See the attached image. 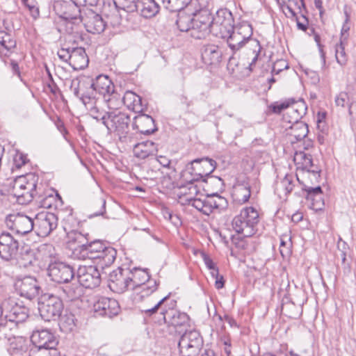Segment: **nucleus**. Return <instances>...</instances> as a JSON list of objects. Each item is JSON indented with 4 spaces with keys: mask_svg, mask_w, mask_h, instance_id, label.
<instances>
[{
    "mask_svg": "<svg viewBox=\"0 0 356 356\" xmlns=\"http://www.w3.org/2000/svg\"><path fill=\"white\" fill-rule=\"evenodd\" d=\"M222 56L221 49L216 44L205 45L202 52L204 62L207 65H216L220 63Z\"/></svg>",
    "mask_w": 356,
    "mask_h": 356,
    "instance_id": "nucleus-31",
    "label": "nucleus"
},
{
    "mask_svg": "<svg viewBox=\"0 0 356 356\" xmlns=\"http://www.w3.org/2000/svg\"><path fill=\"white\" fill-rule=\"evenodd\" d=\"M203 201L204 197H197V196L193 198L189 204H191L196 209L202 212V209H203Z\"/></svg>",
    "mask_w": 356,
    "mask_h": 356,
    "instance_id": "nucleus-60",
    "label": "nucleus"
},
{
    "mask_svg": "<svg viewBox=\"0 0 356 356\" xmlns=\"http://www.w3.org/2000/svg\"><path fill=\"white\" fill-rule=\"evenodd\" d=\"M168 299V296H165L160 300L153 307L144 310L145 313L152 315L156 313L159 309L163 316V319L169 326L175 328V332L179 334H191L193 330L188 329L190 327V318L184 312H180L172 309H167L165 303Z\"/></svg>",
    "mask_w": 356,
    "mask_h": 356,
    "instance_id": "nucleus-3",
    "label": "nucleus"
},
{
    "mask_svg": "<svg viewBox=\"0 0 356 356\" xmlns=\"http://www.w3.org/2000/svg\"><path fill=\"white\" fill-rule=\"evenodd\" d=\"M54 10L60 17L72 21L73 24L79 22L81 16L79 7L72 1H58L54 3Z\"/></svg>",
    "mask_w": 356,
    "mask_h": 356,
    "instance_id": "nucleus-24",
    "label": "nucleus"
},
{
    "mask_svg": "<svg viewBox=\"0 0 356 356\" xmlns=\"http://www.w3.org/2000/svg\"><path fill=\"white\" fill-rule=\"evenodd\" d=\"M202 346V335H181L178 343L182 356H195ZM201 356H213V352L205 349Z\"/></svg>",
    "mask_w": 356,
    "mask_h": 356,
    "instance_id": "nucleus-15",
    "label": "nucleus"
},
{
    "mask_svg": "<svg viewBox=\"0 0 356 356\" xmlns=\"http://www.w3.org/2000/svg\"><path fill=\"white\" fill-rule=\"evenodd\" d=\"M129 270L118 268L112 271L109 275L108 286L111 291L122 293L127 290L131 289V278L129 275Z\"/></svg>",
    "mask_w": 356,
    "mask_h": 356,
    "instance_id": "nucleus-23",
    "label": "nucleus"
},
{
    "mask_svg": "<svg viewBox=\"0 0 356 356\" xmlns=\"http://www.w3.org/2000/svg\"><path fill=\"white\" fill-rule=\"evenodd\" d=\"M131 278L130 284L131 289H141L142 296H148L157 289L158 284L156 280H150L148 273L140 268H134L129 270Z\"/></svg>",
    "mask_w": 356,
    "mask_h": 356,
    "instance_id": "nucleus-12",
    "label": "nucleus"
},
{
    "mask_svg": "<svg viewBox=\"0 0 356 356\" xmlns=\"http://www.w3.org/2000/svg\"><path fill=\"white\" fill-rule=\"evenodd\" d=\"M114 84L106 75H99L91 84L90 89L103 96L108 109L118 108L121 105V97L115 92Z\"/></svg>",
    "mask_w": 356,
    "mask_h": 356,
    "instance_id": "nucleus-8",
    "label": "nucleus"
},
{
    "mask_svg": "<svg viewBox=\"0 0 356 356\" xmlns=\"http://www.w3.org/2000/svg\"><path fill=\"white\" fill-rule=\"evenodd\" d=\"M104 111L99 118L106 127L108 134H115L121 142L128 143L130 140L129 124L130 118L128 115L118 110V108Z\"/></svg>",
    "mask_w": 356,
    "mask_h": 356,
    "instance_id": "nucleus-5",
    "label": "nucleus"
},
{
    "mask_svg": "<svg viewBox=\"0 0 356 356\" xmlns=\"http://www.w3.org/2000/svg\"><path fill=\"white\" fill-rule=\"evenodd\" d=\"M10 349L22 350L26 346V340L22 335H12L8 338Z\"/></svg>",
    "mask_w": 356,
    "mask_h": 356,
    "instance_id": "nucleus-49",
    "label": "nucleus"
},
{
    "mask_svg": "<svg viewBox=\"0 0 356 356\" xmlns=\"http://www.w3.org/2000/svg\"><path fill=\"white\" fill-rule=\"evenodd\" d=\"M16 47V41L8 32L0 30V56L8 57Z\"/></svg>",
    "mask_w": 356,
    "mask_h": 356,
    "instance_id": "nucleus-35",
    "label": "nucleus"
},
{
    "mask_svg": "<svg viewBox=\"0 0 356 356\" xmlns=\"http://www.w3.org/2000/svg\"><path fill=\"white\" fill-rule=\"evenodd\" d=\"M15 286L21 296L29 300L37 297L41 289L37 280L31 276H26L17 280L15 282Z\"/></svg>",
    "mask_w": 356,
    "mask_h": 356,
    "instance_id": "nucleus-26",
    "label": "nucleus"
},
{
    "mask_svg": "<svg viewBox=\"0 0 356 356\" xmlns=\"http://www.w3.org/2000/svg\"><path fill=\"white\" fill-rule=\"evenodd\" d=\"M10 65L11 67L13 73L14 74L17 75L22 80L20 70H19V65H18L17 62H16L15 60H11L10 63Z\"/></svg>",
    "mask_w": 356,
    "mask_h": 356,
    "instance_id": "nucleus-63",
    "label": "nucleus"
},
{
    "mask_svg": "<svg viewBox=\"0 0 356 356\" xmlns=\"http://www.w3.org/2000/svg\"><path fill=\"white\" fill-rule=\"evenodd\" d=\"M23 5L28 9L30 15L37 19L39 17L40 11L38 3L35 0H22Z\"/></svg>",
    "mask_w": 356,
    "mask_h": 356,
    "instance_id": "nucleus-51",
    "label": "nucleus"
},
{
    "mask_svg": "<svg viewBox=\"0 0 356 356\" xmlns=\"http://www.w3.org/2000/svg\"><path fill=\"white\" fill-rule=\"evenodd\" d=\"M159 6L154 0H136L129 8V13L138 12L145 18L152 17L159 12Z\"/></svg>",
    "mask_w": 356,
    "mask_h": 356,
    "instance_id": "nucleus-29",
    "label": "nucleus"
},
{
    "mask_svg": "<svg viewBox=\"0 0 356 356\" xmlns=\"http://www.w3.org/2000/svg\"><path fill=\"white\" fill-rule=\"evenodd\" d=\"M47 274L52 281L58 283H67L74 275L73 268L63 262L49 264Z\"/></svg>",
    "mask_w": 356,
    "mask_h": 356,
    "instance_id": "nucleus-25",
    "label": "nucleus"
},
{
    "mask_svg": "<svg viewBox=\"0 0 356 356\" xmlns=\"http://www.w3.org/2000/svg\"><path fill=\"white\" fill-rule=\"evenodd\" d=\"M335 57L337 63L340 65H345L346 64L348 56L346 54L345 47L341 40L339 44L335 45Z\"/></svg>",
    "mask_w": 356,
    "mask_h": 356,
    "instance_id": "nucleus-50",
    "label": "nucleus"
},
{
    "mask_svg": "<svg viewBox=\"0 0 356 356\" xmlns=\"http://www.w3.org/2000/svg\"><path fill=\"white\" fill-rule=\"evenodd\" d=\"M188 167L183 173V178L186 181H197L200 179L205 181L208 177L214 171L216 167V162L207 157L197 159L192 161Z\"/></svg>",
    "mask_w": 356,
    "mask_h": 356,
    "instance_id": "nucleus-9",
    "label": "nucleus"
},
{
    "mask_svg": "<svg viewBox=\"0 0 356 356\" xmlns=\"http://www.w3.org/2000/svg\"><path fill=\"white\" fill-rule=\"evenodd\" d=\"M80 100L89 111L90 116L99 121V118L104 112L102 109V105L106 103L104 99L97 97L96 92L90 88L89 90L81 93Z\"/></svg>",
    "mask_w": 356,
    "mask_h": 356,
    "instance_id": "nucleus-20",
    "label": "nucleus"
},
{
    "mask_svg": "<svg viewBox=\"0 0 356 356\" xmlns=\"http://www.w3.org/2000/svg\"><path fill=\"white\" fill-rule=\"evenodd\" d=\"M79 22H83L87 31L93 34H99L106 28V22L102 17L91 9L84 10Z\"/></svg>",
    "mask_w": 356,
    "mask_h": 356,
    "instance_id": "nucleus-27",
    "label": "nucleus"
},
{
    "mask_svg": "<svg viewBox=\"0 0 356 356\" xmlns=\"http://www.w3.org/2000/svg\"><path fill=\"white\" fill-rule=\"evenodd\" d=\"M293 4H296L295 0H289L288 3L283 5L282 8L284 15L289 18H296L297 19L296 13L293 8Z\"/></svg>",
    "mask_w": 356,
    "mask_h": 356,
    "instance_id": "nucleus-54",
    "label": "nucleus"
},
{
    "mask_svg": "<svg viewBox=\"0 0 356 356\" xmlns=\"http://www.w3.org/2000/svg\"><path fill=\"white\" fill-rule=\"evenodd\" d=\"M53 247L51 245L43 244L38 250L31 249L28 245H22L17 257L15 259L18 264L23 268L38 271L46 266Z\"/></svg>",
    "mask_w": 356,
    "mask_h": 356,
    "instance_id": "nucleus-4",
    "label": "nucleus"
},
{
    "mask_svg": "<svg viewBox=\"0 0 356 356\" xmlns=\"http://www.w3.org/2000/svg\"><path fill=\"white\" fill-rule=\"evenodd\" d=\"M92 309L97 316L113 318L119 314L120 307L116 300L100 297L94 302Z\"/></svg>",
    "mask_w": 356,
    "mask_h": 356,
    "instance_id": "nucleus-22",
    "label": "nucleus"
},
{
    "mask_svg": "<svg viewBox=\"0 0 356 356\" xmlns=\"http://www.w3.org/2000/svg\"><path fill=\"white\" fill-rule=\"evenodd\" d=\"M176 24L180 31H186L189 33L191 26L193 22L194 16L187 14L184 12L179 11Z\"/></svg>",
    "mask_w": 356,
    "mask_h": 356,
    "instance_id": "nucleus-42",
    "label": "nucleus"
},
{
    "mask_svg": "<svg viewBox=\"0 0 356 356\" xmlns=\"http://www.w3.org/2000/svg\"><path fill=\"white\" fill-rule=\"evenodd\" d=\"M293 102V99H290L288 100H285L282 102H276L274 104L270 106V108L273 113H280L283 111H287L290 107L291 103Z\"/></svg>",
    "mask_w": 356,
    "mask_h": 356,
    "instance_id": "nucleus-52",
    "label": "nucleus"
},
{
    "mask_svg": "<svg viewBox=\"0 0 356 356\" xmlns=\"http://www.w3.org/2000/svg\"><path fill=\"white\" fill-rule=\"evenodd\" d=\"M186 182L187 185L179 188L180 191L178 195L186 202L191 203V201L198 195L199 190L197 186L194 184L195 181Z\"/></svg>",
    "mask_w": 356,
    "mask_h": 356,
    "instance_id": "nucleus-40",
    "label": "nucleus"
},
{
    "mask_svg": "<svg viewBox=\"0 0 356 356\" xmlns=\"http://www.w3.org/2000/svg\"><path fill=\"white\" fill-rule=\"evenodd\" d=\"M158 151L157 145L150 140L136 144L134 147V156L140 159H145L155 154Z\"/></svg>",
    "mask_w": 356,
    "mask_h": 356,
    "instance_id": "nucleus-33",
    "label": "nucleus"
},
{
    "mask_svg": "<svg viewBox=\"0 0 356 356\" xmlns=\"http://www.w3.org/2000/svg\"><path fill=\"white\" fill-rule=\"evenodd\" d=\"M157 161L163 167L170 168L171 161L166 156H159L157 157Z\"/></svg>",
    "mask_w": 356,
    "mask_h": 356,
    "instance_id": "nucleus-64",
    "label": "nucleus"
},
{
    "mask_svg": "<svg viewBox=\"0 0 356 356\" xmlns=\"http://www.w3.org/2000/svg\"><path fill=\"white\" fill-rule=\"evenodd\" d=\"M29 313V308L18 304L14 298L6 299L0 305V332H4L1 328L10 327L13 324L17 325L24 322Z\"/></svg>",
    "mask_w": 356,
    "mask_h": 356,
    "instance_id": "nucleus-6",
    "label": "nucleus"
},
{
    "mask_svg": "<svg viewBox=\"0 0 356 356\" xmlns=\"http://www.w3.org/2000/svg\"><path fill=\"white\" fill-rule=\"evenodd\" d=\"M83 88V83H81L79 79H73L71 81L70 90L73 92L74 95L80 99L81 96V93L80 91L82 90Z\"/></svg>",
    "mask_w": 356,
    "mask_h": 356,
    "instance_id": "nucleus-57",
    "label": "nucleus"
},
{
    "mask_svg": "<svg viewBox=\"0 0 356 356\" xmlns=\"http://www.w3.org/2000/svg\"><path fill=\"white\" fill-rule=\"evenodd\" d=\"M192 0H162L163 6L170 12L181 11L186 8Z\"/></svg>",
    "mask_w": 356,
    "mask_h": 356,
    "instance_id": "nucleus-44",
    "label": "nucleus"
},
{
    "mask_svg": "<svg viewBox=\"0 0 356 356\" xmlns=\"http://www.w3.org/2000/svg\"><path fill=\"white\" fill-rule=\"evenodd\" d=\"M202 256L204 264L211 270V276H217L218 275V268L216 266L210 257L204 252L202 254Z\"/></svg>",
    "mask_w": 356,
    "mask_h": 356,
    "instance_id": "nucleus-55",
    "label": "nucleus"
},
{
    "mask_svg": "<svg viewBox=\"0 0 356 356\" xmlns=\"http://www.w3.org/2000/svg\"><path fill=\"white\" fill-rule=\"evenodd\" d=\"M33 223L38 235L45 237L57 227L58 218L52 213L41 212L33 218Z\"/></svg>",
    "mask_w": 356,
    "mask_h": 356,
    "instance_id": "nucleus-19",
    "label": "nucleus"
},
{
    "mask_svg": "<svg viewBox=\"0 0 356 356\" xmlns=\"http://www.w3.org/2000/svg\"><path fill=\"white\" fill-rule=\"evenodd\" d=\"M30 339L36 348L56 349L58 343L55 335H31Z\"/></svg>",
    "mask_w": 356,
    "mask_h": 356,
    "instance_id": "nucleus-34",
    "label": "nucleus"
},
{
    "mask_svg": "<svg viewBox=\"0 0 356 356\" xmlns=\"http://www.w3.org/2000/svg\"><path fill=\"white\" fill-rule=\"evenodd\" d=\"M259 222L258 211L253 207H246L234 216L232 221V226L236 232L242 234L244 237H250L256 233Z\"/></svg>",
    "mask_w": 356,
    "mask_h": 356,
    "instance_id": "nucleus-7",
    "label": "nucleus"
},
{
    "mask_svg": "<svg viewBox=\"0 0 356 356\" xmlns=\"http://www.w3.org/2000/svg\"><path fill=\"white\" fill-rule=\"evenodd\" d=\"M227 206L228 202L225 197L217 194H212L207 197H204L202 213L209 216L215 211L221 212L225 210Z\"/></svg>",
    "mask_w": 356,
    "mask_h": 356,
    "instance_id": "nucleus-28",
    "label": "nucleus"
},
{
    "mask_svg": "<svg viewBox=\"0 0 356 356\" xmlns=\"http://www.w3.org/2000/svg\"><path fill=\"white\" fill-rule=\"evenodd\" d=\"M72 255L74 258L80 260H98L103 267L108 266L114 262L117 252L103 241L95 240L73 248Z\"/></svg>",
    "mask_w": 356,
    "mask_h": 356,
    "instance_id": "nucleus-1",
    "label": "nucleus"
},
{
    "mask_svg": "<svg viewBox=\"0 0 356 356\" xmlns=\"http://www.w3.org/2000/svg\"><path fill=\"white\" fill-rule=\"evenodd\" d=\"M82 286L80 284H72L70 286H67L64 289L68 298L70 300H74L79 298L83 293Z\"/></svg>",
    "mask_w": 356,
    "mask_h": 356,
    "instance_id": "nucleus-48",
    "label": "nucleus"
},
{
    "mask_svg": "<svg viewBox=\"0 0 356 356\" xmlns=\"http://www.w3.org/2000/svg\"><path fill=\"white\" fill-rule=\"evenodd\" d=\"M21 248L19 241L10 233L0 234V257L6 261L15 260Z\"/></svg>",
    "mask_w": 356,
    "mask_h": 356,
    "instance_id": "nucleus-18",
    "label": "nucleus"
},
{
    "mask_svg": "<svg viewBox=\"0 0 356 356\" xmlns=\"http://www.w3.org/2000/svg\"><path fill=\"white\" fill-rule=\"evenodd\" d=\"M252 29L250 24L244 23L236 27L227 33L225 38H227L228 46L233 51L241 49L245 43L248 42L254 54L249 68L252 70V65L256 63L261 51V45L257 40L251 38Z\"/></svg>",
    "mask_w": 356,
    "mask_h": 356,
    "instance_id": "nucleus-2",
    "label": "nucleus"
},
{
    "mask_svg": "<svg viewBox=\"0 0 356 356\" xmlns=\"http://www.w3.org/2000/svg\"><path fill=\"white\" fill-rule=\"evenodd\" d=\"M293 161L298 171L302 172L315 167L313 163L312 155L305 151L296 152L293 156Z\"/></svg>",
    "mask_w": 356,
    "mask_h": 356,
    "instance_id": "nucleus-36",
    "label": "nucleus"
},
{
    "mask_svg": "<svg viewBox=\"0 0 356 356\" xmlns=\"http://www.w3.org/2000/svg\"><path fill=\"white\" fill-rule=\"evenodd\" d=\"M320 172L321 169L318 166H315L312 168H310L302 172V177L304 181H302V184L304 186V184L309 186L308 184H316L318 183L320 180Z\"/></svg>",
    "mask_w": 356,
    "mask_h": 356,
    "instance_id": "nucleus-43",
    "label": "nucleus"
},
{
    "mask_svg": "<svg viewBox=\"0 0 356 356\" xmlns=\"http://www.w3.org/2000/svg\"><path fill=\"white\" fill-rule=\"evenodd\" d=\"M349 97L348 94L346 92H341L335 97V104L337 106L344 108L346 105L348 104Z\"/></svg>",
    "mask_w": 356,
    "mask_h": 356,
    "instance_id": "nucleus-58",
    "label": "nucleus"
},
{
    "mask_svg": "<svg viewBox=\"0 0 356 356\" xmlns=\"http://www.w3.org/2000/svg\"><path fill=\"white\" fill-rule=\"evenodd\" d=\"M136 0H116L115 3H118L121 5L122 8L127 12H129V8L133 6Z\"/></svg>",
    "mask_w": 356,
    "mask_h": 356,
    "instance_id": "nucleus-61",
    "label": "nucleus"
},
{
    "mask_svg": "<svg viewBox=\"0 0 356 356\" xmlns=\"http://www.w3.org/2000/svg\"><path fill=\"white\" fill-rule=\"evenodd\" d=\"M57 55L60 60L68 63L74 70L84 69L89 63L88 57L83 47L62 48L58 51Z\"/></svg>",
    "mask_w": 356,
    "mask_h": 356,
    "instance_id": "nucleus-11",
    "label": "nucleus"
},
{
    "mask_svg": "<svg viewBox=\"0 0 356 356\" xmlns=\"http://www.w3.org/2000/svg\"><path fill=\"white\" fill-rule=\"evenodd\" d=\"M38 310L42 319L50 321L58 318L63 310V303L61 299L56 296L49 295L38 303Z\"/></svg>",
    "mask_w": 356,
    "mask_h": 356,
    "instance_id": "nucleus-14",
    "label": "nucleus"
},
{
    "mask_svg": "<svg viewBox=\"0 0 356 356\" xmlns=\"http://www.w3.org/2000/svg\"><path fill=\"white\" fill-rule=\"evenodd\" d=\"M30 181L29 184L26 186L24 190L22 192L19 191V186H23L24 181L22 179H15L13 189H12V195L16 197V200L19 204H26L32 201L33 198L36 195L37 191V181L38 177L32 174H30Z\"/></svg>",
    "mask_w": 356,
    "mask_h": 356,
    "instance_id": "nucleus-17",
    "label": "nucleus"
},
{
    "mask_svg": "<svg viewBox=\"0 0 356 356\" xmlns=\"http://www.w3.org/2000/svg\"><path fill=\"white\" fill-rule=\"evenodd\" d=\"M78 282L83 287L93 289L101 282L100 273L94 266H80L77 270Z\"/></svg>",
    "mask_w": 356,
    "mask_h": 356,
    "instance_id": "nucleus-21",
    "label": "nucleus"
},
{
    "mask_svg": "<svg viewBox=\"0 0 356 356\" xmlns=\"http://www.w3.org/2000/svg\"><path fill=\"white\" fill-rule=\"evenodd\" d=\"M60 331L68 334L76 331V325L73 316H65L60 320L59 323Z\"/></svg>",
    "mask_w": 356,
    "mask_h": 356,
    "instance_id": "nucleus-47",
    "label": "nucleus"
},
{
    "mask_svg": "<svg viewBox=\"0 0 356 356\" xmlns=\"http://www.w3.org/2000/svg\"><path fill=\"white\" fill-rule=\"evenodd\" d=\"M213 32L225 38L227 33L234 27V17L232 13L227 8L219 9L215 17L212 16Z\"/></svg>",
    "mask_w": 356,
    "mask_h": 356,
    "instance_id": "nucleus-16",
    "label": "nucleus"
},
{
    "mask_svg": "<svg viewBox=\"0 0 356 356\" xmlns=\"http://www.w3.org/2000/svg\"><path fill=\"white\" fill-rule=\"evenodd\" d=\"M250 195V187L244 184H238L235 186L232 193L234 200L241 204L246 203Z\"/></svg>",
    "mask_w": 356,
    "mask_h": 356,
    "instance_id": "nucleus-41",
    "label": "nucleus"
},
{
    "mask_svg": "<svg viewBox=\"0 0 356 356\" xmlns=\"http://www.w3.org/2000/svg\"><path fill=\"white\" fill-rule=\"evenodd\" d=\"M106 201L104 198H99L95 200L90 207V218L102 216L106 211Z\"/></svg>",
    "mask_w": 356,
    "mask_h": 356,
    "instance_id": "nucleus-46",
    "label": "nucleus"
},
{
    "mask_svg": "<svg viewBox=\"0 0 356 356\" xmlns=\"http://www.w3.org/2000/svg\"><path fill=\"white\" fill-rule=\"evenodd\" d=\"M212 22V15L207 10L195 14L188 33L190 36L195 40L205 39L213 32Z\"/></svg>",
    "mask_w": 356,
    "mask_h": 356,
    "instance_id": "nucleus-10",
    "label": "nucleus"
},
{
    "mask_svg": "<svg viewBox=\"0 0 356 356\" xmlns=\"http://www.w3.org/2000/svg\"><path fill=\"white\" fill-rule=\"evenodd\" d=\"M122 103L135 112L139 113L142 111L141 97L132 91L125 92L123 97L121 98Z\"/></svg>",
    "mask_w": 356,
    "mask_h": 356,
    "instance_id": "nucleus-38",
    "label": "nucleus"
},
{
    "mask_svg": "<svg viewBox=\"0 0 356 356\" xmlns=\"http://www.w3.org/2000/svg\"><path fill=\"white\" fill-rule=\"evenodd\" d=\"M300 113H296L295 110L291 106L284 114V119L287 120L289 123H295L299 122V120L305 114L306 106L304 102H300Z\"/></svg>",
    "mask_w": 356,
    "mask_h": 356,
    "instance_id": "nucleus-45",
    "label": "nucleus"
},
{
    "mask_svg": "<svg viewBox=\"0 0 356 356\" xmlns=\"http://www.w3.org/2000/svg\"><path fill=\"white\" fill-rule=\"evenodd\" d=\"M133 127L140 134L148 135L156 131L154 119L149 115L140 113L134 119Z\"/></svg>",
    "mask_w": 356,
    "mask_h": 356,
    "instance_id": "nucleus-30",
    "label": "nucleus"
},
{
    "mask_svg": "<svg viewBox=\"0 0 356 356\" xmlns=\"http://www.w3.org/2000/svg\"><path fill=\"white\" fill-rule=\"evenodd\" d=\"M6 227L18 235H26L34 228L33 218L23 213H13L6 216Z\"/></svg>",
    "mask_w": 356,
    "mask_h": 356,
    "instance_id": "nucleus-13",
    "label": "nucleus"
},
{
    "mask_svg": "<svg viewBox=\"0 0 356 356\" xmlns=\"http://www.w3.org/2000/svg\"><path fill=\"white\" fill-rule=\"evenodd\" d=\"M294 177L292 175H286V176L277 183L275 188V191L280 197L282 195L286 196L293 189L295 186Z\"/></svg>",
    "mask_w": 356,
    "mask_h": 356,
    "instance_id": "nucleus-39",
    "label": "nucleus"
},
{
    "mask_svg": "<svg viewBox=\"0 0 356 356\" xmlns=\"http://www.w3.org/2000/svg\"><path fill=\"white\" fill-rule=\"evenodd\" d=\"M291 124L287 131V134L291 137V143H294V140L298 141L304 139L307 136L309 129L307 124L302 121Z\"/></svg>",
    "mask_w": 356,
    "mask_h": 356,
    "instance_id": "nucleus-37",
    "label": "nucleus"
},
{
    "mask_svg": "<svg viewBox=\"0 0 356 356\" xmlns=\"http://www.w3.org/2000/svg\"><path fill=\"white\" fill-rule=\"evenodd\" d=\"M68 237L71 243H78L77 246L83 244V242L85 240L84 236L77 232H71L69 233Z\"/></svg>",
    "mask_w": 356,
    "mask_h": 356,
    "instance_id": "nucleus-59",
    "label": "nucleus"
},
{
    "mask_svg": "<svg viewBox=\"0 0 356 356\" xmlns=\"http://www.w3.org/2000/svg\"><path fill=\"white\" fill-rule=\"evenodd\" d=\"M30 356H60V355L56 349L37 348L31 350Z\"/></svg>",
    "mask_w": 356,
    "mask_h": 356,
    "instance_id": "nucleus-53",
    "label": "nucleus"
},
{
    "mask_svg": "<svg viewBox=\"0 0 356 356\" xmlns=\"http://www.w3.org/2000/svg\"><path fill=\"white\" fill-rule=\"evenodd\" d=\"M346 19L343 23L341 29V36H343L345 33H348L350 30V26L348 25V22L350 20V16L347 11H345Z\"/></svg>",
    "mask_w": 356,
    "mask_h": 356,
    "instance_id": "nucleus-62",
    "label": "nucleus"
},
{
    "mask_svg": "<svg viewBox=\"0 0 356 356\" xmlns=\"http://www.w3.org/2000/svg\"><path fill=\"white\" fill-rule=\"evenodd\" d=\"M304 191L307 192V200L312 202L314 209L320 210L324 205L323 191L321 186H309L304 184Z\"/></svg>",
    "mask_w": 356,
    "mask_h": 356,
    "instance_id": "nucleus-32",
    "label": "nucleus"
},
{
    "mask_svg": "<svg viewBox=\"0 0 356 356\" xmlns=\"http://www.w3.org/2000/svg\"><path fill=\"white\" fill-rule=\"evenodd\" d=\"M291 239L289 238L288 241H285L284 238H281L280 241V252L283 257H288L291 254Z\"/></svg>",
    "mask_w": 356,
    "mask_h": 356,
    "instance_id": "nucleus-56",
    "label": "nucleus"
}]
</instances>
